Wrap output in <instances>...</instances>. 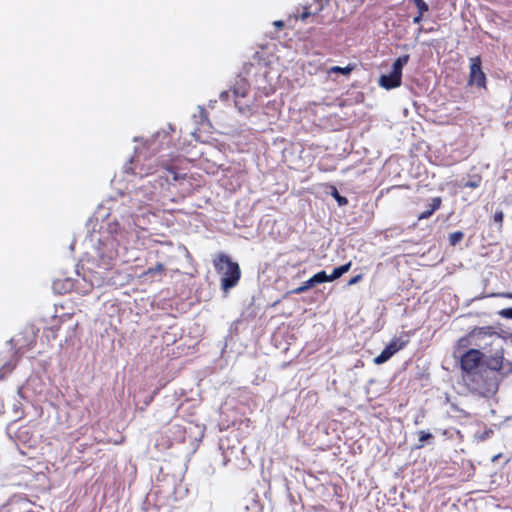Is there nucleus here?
Returning a JSON list of instances; mask_svg holds the SVG:
<instances>
[{"mask_svg": "<svg viewBox=\"0 0 512 512\" xmlns=\"http://www.w3.org/2000/svg\"><path fill=\"white\" fill-rule=\"evenodd\" d=\"M134 174L140 177L156 175L153 180L152 190L146 192L145 187H141L136 191V195L142 194L147 200H153L158 191L165 189L168 185L178 180L184 179V176L177 171L176 165L172 163L154 164V161L149 159L146 164L140 167L135 166Z\"/></svg>", "mask_w": 512, "mask_h": 512, "instance_id": "nucleus-1", "label": "nucleus"}, {"mask_svg": "<svg viewBox=\"0 0 512 512\" xmlns=\"http://www.w3.org/2000/svg\"><path fill=\"white\" fill-rule=\"evenodd\" d=\"M470 336L476 339V345L480 346L487 354V366L496 371L504 368V352L508 343L493 330L492 327H476Z\"/></svg>", "mask_w": 512, "mask_h": 512, "instance_id": "nucleus-2", "label": "nucleus"}, {"mask_svg": "<svg viewBox=\"0 0 512 512\" xmlns=\"http://www.w3.org/2000/svg\"><path fill=\"white\" fill-rule=\"evenodd\" d=\"M213 264L216 271L222 275L221 288L223 291L228 292L238 284L241 278V269L237 262L232 261L229 256L220 253L213 260Z\"/></svg>", "mask_w": 512, "mask_h": 512, "instance_id": "nucleus-3", "label": "nucleus"}, {"mask_svg": "<svg viewBox=\"0 0 512 512\" xmlns=\"http://www.w3.org/2000/svg\"><path fill=\"white\" fill-rule=\"evenodd\" d=\"M409 343L408 336L392 339L382 352L374 358L375 364H383Z\"/></svg>", "mask_w": 512, "mask_h": 512, "instance_id": "nucleus-4", "label": "nucleus"}, {"mask_svg": "<svg viewBox=\"0 0 512 512\" xmlns=\"http://www.w3.org/2000/svg\"><path fill=\"white\" fill-rule=\"evenodd\" d=\"M483 358V353L477 349H470L461 356L460 365L464 372L470 374L477 370Z\"/></svg>", "mask_w": 512, "mask_h": 512, "instance_id": "nucleus-5", "label": "nucleus"}, {"mask_svg": "<svg viewBox=\"0 0 512 512\" xmlns=\"http://www.w3.org/2000/svg\"><path fill=\"white\" fill-rule=\"evenodd\" d=\"M470 62L469 84L476 85L479 88H485L486 76L482 71L480 56L471 58Z\"/></svg>", "mask_w": 512, "mask_h": 512, "instance_id": "nucleus-6", "label": "nucleus"}, {"mask_svg": "<svg viewBox=\"0 0 512 512\" xmlns=\"http://www.w3.org/2000/svg\"><path fill=\"white\" fill-rule=\"evenodd\" d=\"M401 83L402 77L393 72H390L388 75H382L379 79V85L387 90L397 88Z\"/></svg>", "mask_w": 512, "mask_h": 512, "instance_id": "nucleus-7", "label": "nucleus"}, {"mask_svg": "<svg viewBox=\"0 0 512 512\" xmlns=\"http://www.w3.org/2000/svg\"><path fill=\"white\" fill-rule=\"evenodd\" d=\"M165 272L166 268L164 264L157 263L154 267H150L145 270L141 277L149 281L160 280L165 275Z\"/></svg>", "mask_w": 512, "mask_h": 512, "instance_id": "nucleus-8", "label": "nucleus"}, {"mask_svg": "<svg viewBox=\"0 0 512 512\" xmlns=\"http://www.w3.org/2000/svg\"><path fill=\"white\" fill-rule=\"evenodd\" d=\"M249 92V85L247 81L243 78H240L236 81L235 85L232 88V94L235 98V105L237 106V98L246 97Z\"/></svg>", "mask_w": 512, "mask_h": 512, "instance_id": "nucleus-9", "label": "nucleus"}, {"mask_svg": "<svg viewBox=\"0 0 512 512\" xmlns=\"http://www.w3.org/2000/svg\"><path fill=\"white\" fill-rule=\"evenodd\" d=\"M441 204H442L441 197L432 198L431 203L429 204V209L420 213L418 216V220L428 219L429 217H431L434 214V212L437 211L441 207Z\"/></svg>", "mask_w": 512, "mask_h": 512, "instance_id": "nucleus-10", "label": "nucleus"}, {"mask_svg": "<svg viewBox=\"0 0 512 512\" xmlns=\"http://www.w3.org/2000/svg\"><path fill=\"white\" fill-rule=\"evenodd\" d=\"M409 59H410L409 54H404V55L398 57L392 65L391 72L396 73L397 75L402 77V69L408 63Z\"/></svg>", "mask_w": 512, "mask_h": 512, "instance_id": "nucleus-11", "label": "nucleus"}, {"mask_svg": "<svg viewBox=\"0 0 512 512\" xmlns=\"http://www.w3.org/2000/svg\"><path fill=\"white\" fill-rule=\"evenodd\" d=\"M351 265H352V263H351V261H349L344 265L334 268L332 273L329 275V278L332 279V281L340 278L343 274H345L346 272H348L350 270Z\"/></svg>", "mask_w": 512, "mask_h": 512, "instance_id": "nucleus-12", "label": "nucleus"}, {"mask_svg": "<svg viewBox=\"0 0 512 512\" xmlns=\"http://www.w3.org/2000/svg\"><path fill=\"white\" fill-rule=\"evenodd\" d=\"M310 279L312 280L314 285L332 281V279L329 278V275H327L325 271H320L314 274Z\"/></svg>", "mask_w": 512, "mask_h": 512, "instance_id": "nucleus-13", "label": "nucleus"}, {"mask_svg": "<svg viewBox=\"0 0 512 512\" xmlns=\"http://www.w3.org/2000/svg\"><path fill=\"white\" fill-rule=\"evenodd\" d=\"M313 286H315V285L313 284L312 280L308 279L301 286H299V287L289 291L288 294H301V293L306 292L307 290H309Z\"/></svg>", "mask_w": 512, "mask_h": 512, "instance_id": "nucleus-14", "label": "nucleus"}, {"mask_svg": "<svg viewBox=\"0 0 512 512\" xmlns=\"http://www.w3.org/2000/svg\"><path fill=\"white\" fill-rule=\"evenodd\" d=\"M353 70V66H346V67H340V66H333L331 67L330 69H328V74H332V73H341V74H344V75H349Z\"/></svg>", "mask_w": 512, "mask_h": 512, "instance_id": "nucleus-15", "label": "nucleus"}, {"mask_svg": "<svg viewBox=\"0 0 512 512\" xmlns=\"http://www.w3.org/2000/svg\"><path fill=\"white\" fill-rule=\"evenodd\" d=\"M464 238V233L462 231H455L449 235V243L451 246H455L460 243Z\"/></svg>", "mask_w": 512, "mask_h": 512, "instance_id": "nucleus-16", "label": "nucleus"}, {"mask_svg": "<svg viewBox=\"0 0 512 512\" xmlns=\"http://www.w3.org/2000/svg\"><path fill=\"white\" fill-rule=\"evenodd\" d=\"M494 431L491 428H485L482 432H477L475 434V439L478 441H485L492 437Z\"/></svg>", "mask_w": 512, "mask_h": 512, "instance_id": "nucleus-17", "label": "nucleus"}, {"mask_svg": "<svg viewBox=\"0 0 512 512\" xmlns=\"http://www.w3.org/2000/svg\"><path fill=\"white\" fill-rule=\"evenodd\" d=\"M418 434H419V442H420V444L417 445V448H422L424 446V442L429 440V439H431L433 437L431 433L425 432L423 430L419 431Z\"/></svg>", "mask_w": 512, "mask_h": 512, "instance_id": "nucleus-18", "label": "nucleus"}, {"mask_svg": "<svg viewBox=\"0 0 512 512\" xmlns=\"http://www.w3.org/2000/svg\"><path fill=\"white\" fill-rule=\"evenodd\" d=\"M481 180L482 179L480 176H475L472 180L467 181L464 184V187L471 188V189L478 188L481 184Z\"/></svg>", "mask_w": 512, "mask_h": 512, "instance_id": "nucleus-19", "label": "nucleus"}, {"mask_svg": "<svg viewBox=\"0 0 512 512\" xmlns=\"http://www.w3.org/2000/svg\"><path fill=\"white\" fill-rule=\"evenodd\" d=\"M332 195L335 198V200L337 201L338 205L344 206L348 203L347 198L344 196H341L336 188H333Z\"/></svg>", "mask_w": 512, "mask_h": 512, "instance_id": "nucleus-20", "label": "nucleus"}, {"mask_svg": "<svg viewBox=\"0 0 512 512\" xmlns=\"http://www.w3.org/2000/svg\"><path fill=\"white\" fill-rule=\"evenodd\" d=\"M413 2L418 8L419 12L425 13L429 10V6L424 0H413Z\"/></svg>", "mask_w": 512, "mask_h": 512, "instance_id": "nucleus-21", "label": "nucleus"}, {"mask_svg": "<svg viewBox=\"0 0 512 512\" xmlns=\"http://www.w3.org/2000/svg\"><path fill=\"white\" fill-rule=\"evenodd\" d=\"M493 218L494 221L499 224V228L501 229L504 219V213L501 210L496 211Z\"/></svg>", "mask_w": 512, "mask_h": 512, "instance_id": "nucleus-22", "label": "nucleus"}, {"mask_svg": "<svg viewBox=\"0 0 512 512\" xmlns=\"http://www.w3.org/2000/svg\"><path fill=\"white\" fill-rule=\"evenodd\" d=\"M314 13L310 11L309 7L305 6L303 7V11L301 12L299 18L302 21H305L309 16L313 15Z\"/></svg>", "mask_w": 512, "mask_h": 512, "instance_id": "nucleus-23", "label": "nucleus"}, {"mask_svg": "<svg viewBox=\"0 0 512 512\" xmlns=\"http://www.w3.org/2000/svg\"><path fill=\"white\" fill-rule=\"evenodd\" d=\"M499 315L506 319H512V307L500 310Z\"/></svg>", "mask_w": 512, "mask_h": 512, "instance_id": "nucleus-24", "label": "nucleus"}, {"mask_svg": "<svg viewBox=\"0 0 512 512\" xmlns=\"http://www.w3.org/2000/svg\"><path fill=\"white\" fill-rule=\"evenodd\" d=\"M231 93H232V89L231 90H226V91H222L219 95V98L221 101H227L229 100L230 96H231Z\"/></svg>", "mask_w": 512, "mask_h": 512, "instance_id": "nucleus-25", "label": "nucleus"}, {"mask_svg": "<svg viewBox=\"0 0 512 512\" xmlns=\"http://www.w3.org/2000/svg\"><path fill=\"white\" fill-rule=\"evenodd\" d=\"M363 278V275L362 274H358V275H355L353 276L349 281H348V285H354V284H357L358 282H360Z\"/></svg>", "mask_w": 512, "mask_h": 512, "instance_id": "nucleus-26", "label": "nucleus"}, {"mask_svg": "<svg viewBox=\"0 0 512 512\" xmlns=\"http://www.w3.org/2000/svg\"><path fill=\"white\" fill-rule=\"evenodd\" d=\"M423 14L424 13H421V12L418 11L417 15H415L414 18H413V22L416 23V24H419L422 21V19H423Z\"/></svg>", "mask_w": 512, "mask_h": 512, "instance_id": "nucleus-27", "label": "nucleus"}, {"mask_svg": "<svg viewBox=\"0 0 512 512\" xmlns=\"http://www.w3.org/2000/svg\"><path fill=\"white\" fill-rule=\"evenodd\" d=\"M497 296H500V297H503V298L512 299V292L499 293V294H497Z\"/></svg>", "mask_w": 512, "mask_h": 512, "instance_id": "nucleus-28", "label": "nucleus"}, {"mask_svg": "<svg viewBox=\"0 0 512 512\" xmlns=\"http://www.w3.org/2000/svg\"><path fill=\"white\" fill-rule=\"evenodd\" d=\"M274 25L278 28V29H282L284 27V22L281 21V20H278V21H275L274 22Z\"/></svg>", "mask_w": 512, "mask_h": 512, "instance_id": "nucleus-29", "label": "nucleus"}, {"mask_svg": "<svg viewBox=\"0 0 512 512\" xmlns=\"http://www.w3.org/2000/svg\"><path fill=\"white\" fill-rule=\"evenodd\" d=\"M501 457H502V453H499V454H497V455H494V456L492 457V462H496V461H498Z\"/></svg>", "mask_w": 512, "mask_h": 512, "instance_id": "nucleus-30", "label": "nucleus"}, {"mask_svg": "<svg viewBox=\"0 0 512 512\" xmlns=\"http://www.w3.org/2000/svg\"><path fill=\"white\" fill-rule=\"evenodd\" d=\"M467 341H468L467 339L462 338V339H460V340H459V342H458V343H459V345H461L463 342H467Z\"/></svg>", "mask_w": 512, "mask_h": 512, "instance_id": "nucleus-31", "label": "nucleus"}, {"mask_svg": "<svg viewBox=\"0 0 512 512\" xmlns=\"http://www.w3.org/2000/svg\"><path fill=\"white\" fill-rule=\"evenodd\" d=\"M511 347H512V345H511Z\"/></svg>", "mask_w": 512, "mask_h": 512, "instance_id": "nucleus-32", "label": "nucleus"}]
</instances>
